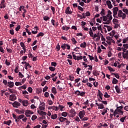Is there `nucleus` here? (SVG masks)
I'll return each mask as SVG.
<instances>
[{
	"instance_id": "nucleus-22",
	"label": "nucleus",
	"mask_w": 128,
	"mask_h": 128,
	"mask_svg": "<svg viewBox=\"0 0 128 128\" xmlns=\"http://www.w3.org/2000/svg\"><path fill=\"white\" fill-rule=\"evenodd\" d=\"M22 104L24 106H28V100H23L22 102Z\"/></svg>"
},
{
	"instance_id": "nucleus-18",
	"label": "nucleus",
	"mask_w": 128,
	"mask_h": 128,
	"mask_svg": "<svg viewBox=\"0 0 128 128\" xmlns=\"http://www.w3.org/2000/svg\"><path fill=\"white\" fill-rule=\"evenodd\" d=\"M59 120L60 122H66V118H64L62 116H60L59 118Z\"/></svg>"
},
{
	"instance_id": "nucleus-24",
	"label": "nucleus",
	"mask_w": 128,
	"mask_h": 128,
	"mask_svg": "<svg viewBox=\"0 0 128 128\" xmlns=\"http://www.w3.org/2000/svg\"><path fill=\"white\" fill-rule=\"evenodd\" d=\"M58 118V114H54L51 116V118L52 120H56Z\"/></svg>"
},
{
	"instance_id": "nucleus-43",
	"label": "nucleus",
	"mask_w": 128,
	"mask_h": 128,
	"mask_svg": "<svg viewBox=\"0 0 128 128\" xmlns=\"http://www.w3.org/2000/svg\"><path fill=\"white\" fill-rule=\"evenodd\" d=\"M108 68L110 72H114L115 70L114 68H112L110 66H108Z\"/></svg>"
},
{
	"instance_id": "nucleus-6",
	"label": "nucleus",
	"mask_w": 128,
	"mask_h": 128,
	"mask_svg": "<svg viewBox=\"0 0 128 128\" xmlns=\"http://www.w3.org/2000/svg\"><path fill=\"white\" fill-rule=\"evenodd\" d=\"M9 100L12 102H14V100H16V94H12L10 96Z\"/></svg>"
},
{
	"instance_id": "nucleus-20",
	"label": "nucleus",
	"mask_w": 128,
	"mask_h": 128,
	"mask_svg": "<svg viewBox=\"0 0 128 128\" xmlns=\"http://www.w3.org/2000/svg\"><path fill=\"white\" fill-rule=\"evenodd\" d=\"M118 82V80H116V78H112V84H116Z\"/></svg>"
},
{
	"instance_id": "nucleus-63",
	"label": "nucleus",
	"mask_w": 128,
	"mask_h": 128,
	"mask_svg": "<svg viewBox=\"0 0 128 128\" xmlns=\"http://www.w3.org/2000/svg\"><path fill=\"white\" fill-rule=\"evenodd\" d=\"M69 78L70 80H71L72 82V80H74V77L73 76H69Z\"/></svg>"
},
{
	"instance_id": "nucleus-56",
	"label": "nucleus",
	"mask_w": 128,
	"mask_h": 128,
	"mask_svg": "<svg viewBox=\"0 0 128 128\" xmlns=\"http://www.w3.org/2000/svg\"><path fill=\"white\" fill-rule=\"evenodd\" d=\"M80 92L78 90H77L74 92V94H76L77 96H80Z\"/></svg>"
},
{
	"instance_id": "nucleus-55",
	"label": "nucleus",
	"mask_w": 128,
	"mask_h": 128,
	"mask_svg": "<svg viewBox=\"0 0 128 128\" xmlns=\"http://www.w3.org/2000/svg\"><path fill=\"white\" fill-rule=\"evenodd\" d=\"M93 84L95 88H98V82H94Z\"/></svg>"
},
{
	"instance_id": "nucleus-1",
	"label": "nucleus",
	"mask_w": 128,
	"mask_h": 128,
	"mask_svg": "<svg viewBox=\"0 0 128 128\" xmlns=\"http://www.w3.org/2000/svg\"><path fill=\"white\" fill-rule=\"evenodd\" d=\"M122 108H124V106H117L116 110L114 112V116H116V114H120V116L124 115V111H122Z\"/></svg>"
},
{
	"instance_id": "nucleus-25",
	"label": "nucleus",
	"mask_w": 128,
	"mask_h": 128,
	"mask_svg": "<svg viewBox=\"0 0 128 128\" xmlns=\"http://www.w3.org/2000/svg\"><path fill=\"white\" fill-rule=\"evenodd\" d=\"M98 96H99V98H100V100H102V96H103V94H102V93L100 90H98Z\"/></svg>"
},
{
	"instance_id": "nucleus-19",
	"label": "nucleus",
	"mask_w": 128,
	"mask_h": 128,
	"mask_svg": "<svg viewBox=\"0 0 128 128\" xmlns=\"http://www.w3.org/2000/svg\"><path fill=\"white\" fill-rule=\"evenodd\" d=\"M92 74L94 76H100V73H98V72L96 70H93Z\"/></svg>"
},
{
	"instance_id": "nucleus-51",
	"label": "nucleus",
	"mask_w": 128,
	"mask_h": 128,
	"mask_svg": "<svg viewBox=\"0 0 128 128\" xmlns=\"http://www.w3.org/2000/svg\"><path fill=\"white\" fill-rule=\"evenodd\" d=\"M100 14H102V16H104V14H106V13H104V8H102Z\"/></svg>"
},
{
	"instance_id": "nucleus-17",
	"label": "nucleus",
	"mask_w": 128,
	"mask_h": 128,
	"mask_svg": "<svg viewBox=\"0 0 128 128\" xmlns=\"http://www.w3.org/2000/svg\"><path fill=\"white\" fill-rule=\"evenodd\" d=\"M124 12H122V10H119L118 11V18H122V14Z\"/></svg>"
},
{
	"instance_id": "nucleus-4",
	"label": "nucleus",
	"mask_w": 128,
	"mask_h": 128,
	"mask_svg": "<svg viewBox=\"0 0 128 128\" xmlns=\"http://www.w3.org/2000/svg\"><path fill=\"white\" fill-rule=\"evenodd\" d=\"M85 115H86V111H84V110L80 111V112L78 113V116L80 120H82V118H84V116Z\"/></svg>"
},
{
	"instance_id": "nucleus-11",
	"label": "nucleus",
	"mask_w": 128,
	"mask_h": 128,
	"mask_svg": "<svg viewBox=\"0 0 128 128\" xmlns=\"http://www.w3.org/2000/svg\"><path fill=\"white\" fill-rule=\"evenodd\" d=\"M12 116L14 118L15 122H20L18 119V116H16V115L14 114H12Z\"/></svg>"
},
{
	"instance_id": "nucleus-38",
	"label": "nucleus",
	"mask_w": 128,
	"mask_h": 128,
	"mask_svg": "<svg viewBox=\"0 0 128 128\" xmlns=\"http://www.w3.org/2000/svg\"><path fill=\"white\" fill-rule=\"evenodd\" d=\"M49 70H50V72H54V70H56V68L52 67V66H50L49 68Z\"/></svg>"
},
{
	"instance_id": "nucleus-54",
	"label": "nucleus",
	"mask_w": 128,
	"mask_h": 128,
	"mask_svg": "<svg viewBox=\"0 0 128 128\" xmlns=\"http://www.w3.org/2000/svg\"><path fill=\"white\" fill-rule=\"evenodd\" d=\"M43 18H44V20L46 21V20H50V17H48V16H44Z\"/></svg>"
},
{
	"instance_id": "nucleus-9",
	"label": "nucleus",
	"mask_w": 128,
	"mask_h": 128,
	"mask_svg": "<svg viewBox=\"0 0 128 128\" xmlns=\"http://www.w3.org/2000/svg\"><path fill=\"white\" fill-rule=\"evenodd\" d=\"M96 104L97 105V106H98V108L99 110H102V108H104V106L102 104H98V103L96 102Z\"/></svg>"
},
{
	"instance_id": "nucleus-7",
	"label": "nucleus",
	"mask_w": 128,
	"mask_h": 128,
	"mask_svg": "<svg viewBox=\"0 0 128 128\" xmlns=\"http://www.w3.org/2000/svg\"><path fill=\"white\" fill-rule=\"evenodd\" d=\"M65 14H72V10H70V8L68 7L66 8Z\"/></svg>"
},
{
	"instance_id": "nucleus-8",
	"label": "nucleus",
	"mask_w": 128,
	"mask_h": 128,
	"mask_svg": "<svg viewBox=\"0 0 128 128\" xmlns=\"http://www.w3.org/2000/svg\"><path fill=\"white\" fill-rule=\"evenodd\" d=\"M12 104L14 108H18V106H20V103L16 101H15Z\"/></svg>"
},
{
	"instance_id": "nucleus-35",
	"label": "nucleus",
	"mask_w": 128,
	"mask_h": 128,
	"mask_svg": "<svg viewBox=\"0 0 128 128\" xmlns=\"http://www.w3.org/2000/svg\"><path fill=\"white\" fill-rule=\"evenodd\" d=\"M71 40L72 42H73L74 44H76L78 42H76V38H72L71 39Z\"/></svg>"
},
{
	"instance_id": "nucleus-53",
	"label": "nucleus",
	"mask_w": 128,
	"mask_h": 128,
	"mask_svg": "<svg viewBox=\"0 0 128 128\" xmlns=\"http://www.w3.org/2000/svg\"><path fill=\"white\" fill-rule=\"evenodd\" d=\"M81 68H78L76 72V74H80V71L81 70Z\"/></svg>"
},
{
	"instance_id": "nucleus-47",
	"label": "nucleus",
	"mask_w": 128,
	"mask_h": 128,
	"mask_svg": "<svg viewBox=\"0 0 128 128\" xmlns=\"http://www.w3.org/2000/svg\"><path fill=\"white\" fill-rule=\"evenodd\" d=\"M58 108L60 109V110L62 111L64 108V106L62 105H59Z\"/></svg>"
},
{
	"instance_id": "nucleus-30",
	"label": "nucleus",
	"mask_w": 128,
	"mask_h": 128,
	"mask_svg": "<svg viewBox=\"0 0 128 128\" xmlns=\"http://www.w3.org/2000/svg\"><path fill=\"white\" fill-rule=\"evenodd\" d=\"M112 22L114 24H118V20L116 18H114L112 20Z\"/></svg>"
},
{
	"instance_id": "nucleus-13",
	"label": "nucleus",
	"mask_w": 128,
	"mask_h": 128,
	"mask_svg": "<svg viewBox=\"0 0 128 128\" xmlns=\"http://www.w3.org/2000/svg\"><path fill=\"white\" fill-rule=\"evenodd\" d=\"M38 113L40 116H46V113L44 111L38 110Z\"/></svg>"
},
{
	"instance_id": "nucleus-16",
	"label": "nucleus",
	"mask_w": 128,
	"mask_h": 128,
	"mask_svg": "<svg viewBox=\"0 0 128 128\" xmlns=\"http://www.w3.org/2000/svg\"><path fill=\"white\" fill-rule=\"evenodd\" d=\"M10 124H12V120H8V121H4V124H7V126H10Z\"/></svg>"
},
{
	"instance_id": "nucleus-14",
	"label": "nucleus",
	"mask_w": 128,
	"mask_h": 128,
	"mask_svg": "<svg viewBox=\"0 0 128 128\" xmlns=\"http://www.w3.org/2000/svg\"><path fill=\"white\" fill-rule=\"evenodd\" d=\"M8 86H9V88H12L13 86H14V84L12 82H8Z\"/></svg>"
},
{
	"instance_id": "nucleus-58",
	"label": "nucleus",
	"mask_w": 128,
	"mask_h": 128,
	"mask_svg": "<svg viewBox=\"0 0 128 128\" xmlns=\"http://www.w3.org/2000/svg\"><path fill=\"white\" fill-rule=\"evenodd\" d=\"M100 52H102V49L100 48V47L98 46V53L100 54Z\"/></svg>"
},
{
	"instance_id": "nucleus-39",
	"label": "nucleus",
	"mask_w": 128,
	"mask_h": 128,
	"mask_svg": "<svg viewBox=\"0 0 128 128\" xmlns=\"http://www.w3.org/2000/svg\"><path fill=\"white\" fill-rule=\"evenodd\" d=\"M51 24L54 26H56V20H54L52 19L51 20Z\"/></svg>"
},
{
	"instance_id": "nucleus-28",
	"label": "nucleus",
	"mask_w": 128,
	"mask_h": 128,
	"mask_svg": "<svg viewBox=\"0 0 128 128\" xmlns=\"http://www.w3.org/2000/svg\"><path fill=\"white\" fill-rule=\"evenodd\" d=\"M126 116L122 117L120 118V122H124V120H126Z\"/></svg>"
},
{
	"instance_id": "nucleus-61",
	"label": "nucleus",
	"mask_w": 128,
	"mask_h": 128,
	"mask_svg": "<svg viewBox=\"0 0 128 128\" xmlns=\"http://www.w3.org/2000/svg\"><path fill=\"white\" fill-rule=\"evenodd\" d=\"M67 104L69 106V108H71V106L74 104L72 102H67Z\"/></svg>"
},
{
	"instance_id": "nucleus-29",
	"label": "nucleus",
	"mask_w": 128,
	"mask_h": 128,
	"mask_svg": "<svg viewBox=\"0 0 128 128\" xmlns=\"http://www.w3.org/2000/svg\"><path fill=\"white\" fill-rule=\"evenodd\" d=\"M52 92L54 94H56V88L54 87H53L52 89Z\"/></svg>"
},
{
	"instance_id": "nucleus-23",
	"label": "nucleus",
	"mask_w": 128,
	"mask_h": 128,
	"mask_svg": "<svg viewBox=\"0 0 128 128\" xmlns=\"http://www.w3.org/2000/svg\"><path fill=\"white\" fill-rule=\"evenodd\" d=\"M44 36V33L42 32H40L37 34L36 38H40V36Z\"/></svg>"
},
{
	"instance_id": "nucleus-2",
	"label": "nucleus",
	"mask_w": 128,
	"mask_h": 128,
	"mask_svg": "<svg viewBox=\"0 0 128 128\" xmlns=\"http://www.w3.org/2000/svg\"><path fill=\"white\" fill-rule=\"evenodd\" d=\"M118 8L114 7L113 8V16L116 18H118V16H116L118 14Z\"/></svg>"
},
{
	"instance_id": "nucleus-50",
	"label": "nucleus",
	"mask_w": 128,
	"mask_h": 128,
	"mask_svg": "<svg viewBox=\"0 0 128 128\" xmlns=\"http://www.w3.org/2000/svg\"><path fill=\"white\" fill-rule=\"evenodd\" d=\"M45 98H48L50 96V93L48 92H46L44 94Z\"/></svg>"
},
{
	"instance_id": "nucleus-36",
	"label": "nucleus",
	"mask_w": 128,
	"mask_h": 128,
	"mask_svg": "<svg viewBox=\"0 0 128 128\" xmlns=\"http://www.w3.org/2000/svg\"><path fill=\"white\" fill-rule=\"evenodd\" d=\"M61 48H62V50H66V44H62V45L61 46Z\"/></svg>"
},
{
	"instance_id": "nucleus-42",
	"label": "nucleus",
	"mask_w": 128,
	"mask_h": 128,
	"mask_svg": "<svg viewBox=\"0 0 128 128\" xmlns=\"http://www.w3.org/2000/svg\"><path fill=\"white\" fill-rule=\"evenodd\" d=\"M106 112H108V110H106V109L103 110V112H102V116H104V114H106Z\"/></svg>"
},
{
	"instance_id": "nucleus-62",
	"label": "nucleus",
	"mask_w": 128,
	"mask_h": 128,
	"mask_svg": "<svg viewBox=\"0 0 128 128\" xmlns=\"http://www.w3.org/2000/svg\"><path fill=\"white\" fill-rule=\"evenodd\" d=\"M28 90L30 93H32V87H28Z\"/></svg>"
},
{
	"instance_id": "nucleus-46",
	"label": "nucleus",
	"mask_w": 128,
	"mask_h": 128,
	"mask_svg": "<svg viewBox=\"0 0 128 128\" xmlns=\"http://www.w3.org/2000/svg\"><path fill=\"white\" fill-rule=\"evenodd\" d=\"M38 118V116L36 115H33L32 118V120H36Z\"/></svg>"
},
{
	"instance_id": "nucleus-33",
	"label": "nucleus",
	"mask_w": 128,
	"mask_h": 128,
	"mask_svg": "<svg viewBox=\"0 0 128 128\" xmlns=\"http://www.w3.org/2000/svg\"><path fill=\"white\" fill-rule=\"evenodd\" d=\"M24 118V114H20V116H18V120H22V118Z\"/></svg>"
},
{
	"instance_id": "nucleus-49",
	"label": "nucleus",
	"mask_w": 128,
	"mask_h": 128,
	"mask_svg": "<svg viewBox=\"0 0 128 128\" xmlns=\"http://www.w3.org/2000/svg\"><path fill=\"white\" fill-rule=\"evenodd\" d=\"M22 84L20 82H15V86H22Z\"/></svg>"
},
{
	"instance_id": "nucleus-57",
	"label": "nucleus",
	"mask_w": 128,
	"mask_h": 128,
	"mask_svg": "<svg viewBox=\"0 0 128 128\" xmlns=\"http://www.w3.org/2000/svg\"><path fill=\"white\" fill-rule=\"evenodd\" d=\"M20 46L22 48H26V46L24 45V42H20Z\"/></svg>"
},
{
	"instance_id": "nucleus-21",
	"label": "nucleus",
	"mask_w": 128,
	"mask_h": 128,
	"mask_svg": "<svg viewBox=\"0 0 128 128\" xmlns=\"http://www.w3.org/2000/svg\"><path fill=\"white\" fill-rule=\"evenodd\" d=\"M115 89L117 94H120V88H118V86H115Z\"/></svg>"
},
{
	"instance_id": "nucleus-48",
	"label": "nucleus",
	"mask_w": 128,
	"mask_h": 128,
	"mask_svg": "<svg viewBox=\"0 0 128 128\" xmlns=\"http://www.w3.org/2000/svg\"><path fill=\"white\" fill-rule=\"evenodd\" d=\"M39 108H40V110H45V107H44V105L40 106Z\"/></svg>"
},
{
	"instance_id": "nucleus-31",
	"label": "nucleus",
	"mask_w": 128,
	"mask_h": 128,
	"mask_svg": "<svg viewBox=\"0 0 128 128\" xmlns=\"http://www.w3.org/2000/svg\"><path fill=\"white\" fill-rule=\"evenodd\" d=\"M25 112L28 114H34V112L30 111V110H26Z\"/></svg>"
},
{
	"instance_id": "nucleus-40",
	"label": "nucleus",
	"mask_w": 128,
	"mask_h": 128,
	"mask_svg": "<svg viewBox=\"0 0 128 128\" xmlns=\"http://www.w3.org/2000/svg\"><path fill=\"white\" fill-rule=\"evenodd\" d=\"M62 116H64V118H66V116H68V112H63L62 114Z\"/></svg>"
},
{
	"instance_id": "nucleus-15",
	"label": "nucleus",
	"mask_w": 128,
	"mask_h": 128,
	"mask_svg": "<svg viewBox=\"0 0 128 128\" xmlns=\"http://www.w3.org/2000/svg\"><path fill=\"white\" fill-rule=\"evenodd\" d=\"M15 112H16L19 114H24V110H20L18 109H16Z\"/></svg>"
},
{
	"instance_id": "nucleus-52",
	"label": "nucleus",
	"mask_w": 128,
	"mask_h": 128,
	"mask_svg": "<svg viewBox=\"0 0 128 128\" xmlns=\"http://www.w3.org/2000/svg\"><path fill=\"white\" fill-rule=\"evenodd\" d=\"M74 118L75 119L76 122H80V118L78 116H76Z\"/></svg>"
},
{
	"instance_id": "nucleus-37",
	"label": "nucleus",
	"mask_w": 128,
	"mask_h": 128,
	"mask_svg": "<svg viewBox=\"0 0 128 128\" xmlns=\"http://www.w3.org/2000/svg\"><path fill=\"white\" fill-rule=\"evenodd\" d=\"M112 74L116 78H120V75L118 73H112Z\"/></svg>"
},
{
	"instance_id": "nucleus-26",
	"label": "nucleus",
	"mask_w": 128,
	"mask_h": 128,
	"mask_svg": "<svg viewBox=\"0 0 128 128\" xmlns=\"http://www.w3.org/2000/svg\"><path fill=\"white\" fill-rule=\"evenodd\" d=\"M70 27H68V26H63L62 27V29L63 30H66L68 31V30H70Z\"/></svg>"
},
{
	"instance_id": "nucleus-27",
	"label": "nucleus",
	"mask_w": 128,
	"mask_h": 128,
	"mask_svg": "<svg viewBox=\"0 0 128 128\" xmlns=\"http://www.w3.org/2000/svg\"><path fill=\"white\" fill-rule=\"evenodd\" d=\"M80 48H86V42H84L82 43L80 45Z\"/></svg>"
},
{
	"instance_id": "nucleus-12",
	"label": "nucleus",
	"mask_w": 128,
	"mask_h": 128,
	"mask_svg": "<svg viewBox=\"0 0 128 128\" xmlns=\"http://www.w3.org/2000/svg\"><path fill=\"white\" fill-rule=\"evenodd\" d=\"M122 57L124 58H128V50H126V53H122Z\"/></svg>"
},
{
	"instance_id": "nucleus-64",
	"label": "nucleus",
	"mask_w": 128,
	"mask_h": 128,
	"mask_svg": "<svg viewBox=\"0 0 128 128\" xmlns=\"http://www.w3.org/2000/svg\"><path fill=\"white\" fill-rule=\"evenodd\" d=\"M8 52H12V50L10 48H8V47L6 48Z\"/></svg>"
},
{
	"instance_id": "nucleus-44",
	"label": "nucleus",
	"mask_w": 128,
	"mask_h": 128,
	"mask_svg": "<svg viewBox=\"0 0 128 128\" xmlns=\"http://www.w3.org/2000/svg\"><path fill=\"white\" fill-rule=\"evenodd\" d=\"M18 76L19 78H24V74H22V72H18Z\"/></svg>"
},
{
	"instance_id": "nucleus-45",
	"label": "nucleus",
	"mask_w": 128,
	"mask_h": 128,
	"mask_svg": "<svg viewBox=\"0 0 128 128\" xmlns=\"http://www.w3.org/2000/svg\"><path fill=\"white\" fill-rule=\"evenodd\" d=\"M3 84H4V86H8V80H4Z\"/></svg>"
},
{
	"instance_id": "nucleus-10",
	"label": "nucleus",
	"mask_w": 128,
	"mask_h": 128,
	"mask_svg": "<svg viewBox=\"0 0 128 128\" xmlns=\"http://www.w3.org/2000/svg\"><path fill=\"white\" fill-rule=\"evenodd\" d=\"M106 4L108 8L111 10V8H112V2H110V0H107L106 2Z\"/></svg>"
},
{
	"instance_id": "nucleus-34",
	"label": "nucleus",
	"mask_w": 128,
	"mask_h": 128,
	"mask_svg": "<svg viewBox=\"0 0 128 128\" xmlns=\"http://www.w3.org/2000/svg\"><path fill=\"white\" fill-rule=\"evenodd\" d=\"M11 24H10V26L11 28H12L14 26V24H16V22H12Z\"/></svg>"
},
{
	"instance_id": "nucleus-32",
	"label": "nucleus",
	"mask_w": 128,
	"mask_h": 128,
	"mask_svg": "<svg viewBox=\"0 0 128 128\" xmlns=\"http://www.w3.org/2000/svg\"><path fill=\"white\" fill-rule=\"evenodd\" d=\"M104 97L106 98H110V96L108 95V92H106L104 94Z\"/></svg>"
},
{
	"instance_id": "nucleus-5",
	"label": "nucleus",
	"mask_w": 128,
	"mask_h": 128,
	"mask_svg": "<svg viewBox=\"0 0 128 128\" xmlns=\"http://www.w3.org/2000/svg\"><path fill=\"white\" fill-rule=\"evenodd\" d=\"M70 118H74V116H76V111L74 109H72L70 111Z\"/></svg>"
},
{
	"instance_id": "nucleus-59",
	"label": "nucleus",
	"mask_w": 128,
	"mask_h": 128,
	"mask_svg": "<svg viewBox=\"0 0 128 128\" xmlns=\"http://www.w3.org/2000/svg\"><path fill=\"white\" fill-rule=\"evenodd\" d=\"M122 11L124 12H125V14H128V9L123 8Z\"/></svg>"
},
{
	"instance_id": "nucleus-41",
	"label": "nucleus",
	"mask_w": 128,
	"mask_h": 128,
	"mask_svg": "<svg viewBox=\"0 0 128 128\" xmlns=\"http://www.w3.org/2000/svg\"><path fill=\"white\" fill-rule=\"evenodd\" d=\"M102 16L103 18L104 22H106V20H108V16H104L102 15Z\"/></svg>"
},
{
	"instance_id": "nucleus-60",
	"label": "nucleus",
	"mask_w": 128,
	"mask_h": 128,
	"mask_svg": "<svg viewBox=\"0 0 128 128\" xmlns=\"http://www.w3.org/2000/svg\"><path fill=\"white\" fill-rule=\"evenodd\" d=\"M57 64H58L56 62H51V66H56Z\"/></svg>"
},
{
	"instance_id": "nucleus-3",
	"label": "nucleus",
	"mask_w": 128,
	"mask_h": 128,
	"mask_svg": "<svg viewBox=\"0 0 128 128\" xmlns=\"http://www.w3.org/2000/svg\"><path fill=\"white\" fill-rule=\"evenodd\" d=\"M22 9L24 12H23V14H22V16H23V18H25L26 17V9L24 8V6H20V8H19L20 12H22Z\"/></svg>"
}]
</instances>
